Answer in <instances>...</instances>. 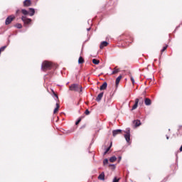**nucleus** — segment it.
<instances>
[{
	"label": "nucleus",
	"mask_w": 182,
	"mask_h": 182,
	"mask_svg": "<svg viewBox=\"0 0 182 182\" xmlns=\"http://www.w3.org/2000/svg\"><path fill=\"white\" fill-rule=\"evenodd\" d=\"M109 45V43H107V41H102L100 43V49H103V48Z\"/></svg>",
	"instance_id": "8"
},
{
	"label": "nucleus",
	"mask_w": 182,
	"mask_h": 182,
	"mask_svg": "<svg viewBox=\"0 0 182 182\" xmlns=\"http://www.w3.org/2000/svg\"><path fill=\"white\" fill-rule=\"evenodd\" d=\"M112 143L111 142L109 146L105 151V154H107V153L110 150V149H112Z\"/></svg>",
	"instance_id": "20"
},
{
	"label": "nucleus",
	"mask_w": 182,
	"mask_h": 182,
	"mask_svg": "<svg viewBox=\"0 0 182 182\" xmlns=\"http://www.w3.org/2000/svg\"><path fill=\"white\" fill-rule=\"evenodd\" d=\"M59 107H60L59 104L57 103V104H56V108H55L54 112H53L54 114L58 113V110H59Z\"/></svg>",
	"instance_id": "18"
},
{
	"label": "nucleus",
	"mask_w": 182,
	"mask_h": 182,
	"mask_svg": "<svg viewBox=\"0 0 182 182\" xmlns=\"http://www.w3.org/2000/svg\"><path fill=\"white\" fill-rule=\"evenodd\" d=\"M1 50H0V55H1Z\"/></svg>",
	"instance_id": "38"
},
{
	"label": "nucleus",
	"mask_w": 182,
	"mask_h": 182,
	"mask_svg": "<svg viewBox=\"0 0 182 182\" xmlns=\"http://www.w3.org/2000/svg\"><path fill=\"white\" fill-rule=\"evenodd\" d=\"M125 134L124 135L126 141L127 143H130V128H127L126 131H124Z\"/></svg>",
	"instance_id": "3"
},
{
	"label": "nucleus",
	"mask_w": 182,
	"mask_h": 182,
	"mask_svg": "<svg viewBox=\"0 0 182 182\" xmlns=\"http://www.w3.org/2000/svg\"><path fill=\"white\" fill-rule=\"evenodd\" d=\"M138 106H139V99L136 98L135 100V104L133 105L132 110H136V109H137Z\"/></svg>",
	"instance_id": "7"
},
{
	"label": "nucleus",
	"mask_w": 182,
	"mask_h": 182,
	"mask_svg": "<svg viewBox=\"0 0 182 182\" xmlns=\"http://www.w3.org/2000/svg\"><path fill=\"white\" fill-rule=\"evenodd\" d=\"M85 114L87 115L90 114V112L89 111V109H86Z\"/></svg>",
	"instance_id": "28"
},
{
	"label": "nucleus",
	"mask_w": 182,
	"mask_h": 182,
	"mask_svg": "<svg viewBox=\"0 0 182 182\" xmlns=\"http://www.w3.org/2000/svg\"><path fill=\"white\" fill-rule=\"evenodd\" d=\"M52 68V63L44 61L41 65L42 70H48Z\"/></svg>",
	"instance_id": "2"
},
{
	"label": "nucleus",
	"mask_w": 182,
	"mask_h": 182,
	"mask_svg": "<svg viewBox=\"0 0 182 182\" xmlns=\"http://www.w3.org/2000/svg\"><path fill=\"white\" fill-rule=\"evenodd\" d=\"M134 123L135 124L136 127H139V126L141 124V122H140V120H135Z\"/></svg>",
	"instance_id": "17"
},
{
	"label": "nucleus",
	"mask_w": 182,
	"mask_h": 182,
	"mask_svg": "<svg viewBox=\"0 0 182 182\" xmlns=\"http://www.w3.org/2000/svg\"><path fill=\"white\" fill-rule=\"evenodd\" d=\"M102 97H103V92H101L97 95L96 98L97 102H100L102 100Z\"/></svg>",
	"instance_id": "10"
},
{
	"label": "nucleus",
	"mask_w": 182,
	"mask_h": 182,
	"mask_svg": "<svg viewBox=\"0 0 182 182\" xmlns=\"http://www.w3.org/2000/svg\"><path fill=\"white\" fill-rule=\"evenodd\" d=\"M120 160H122V157L121 156L119 157V161H118L119 163L120 162Z\"/></svg>",
	"instance_id": "33"
},
{
	"label": "nucleus",
	"mask_w": 182,
	"mask_h": 182,
	"mask_svg": "<svg viewBox=\"0 0 182 182\" xmlns=\"http://www.w3.org/2000/svg\"><path fill=\"white\" fill-rule=\"evenodd\" d=\"M21 20L25 23V25H29L32 22V19L26 18V16H23Z\"/></svg>",
	"instance_id": "4"
},
{
	"label": "nucleus",
	"mask_w": 182,
	"mask_h": 182,
	"mask_svg": "<svg viewBox=\"0 0 182 182\" xmlns=\"http://www.w3.org/2000/svg\"><path fill=\"white\" fill-rule=\"evenodd\" d=\"M122 75H119V77H117V78L116 79L115 83H116V86H117V85H119V83H120V80H122Z\"/></svg>",
	"instance_id": "15"
},
{
	"label": "nucleus",
	"mask_w": 182,
	"mask_h": 182,
	"mask_svg": "<svg viewBox=\"0 0 182 182\" xmlns=\"http://www.w3.org/2000/svg\"><path fill=\"white\" fill-rule=\"evenodd\" d=\"M55 97H57V99H58V95L55 94Z\"/></svg>",
	"instance_id": "35"
},
{
	"label": "nucleus",
	"mask_w": 182,
	"mask_h": 182,
	"mask_svg": "<svg viewBox=\"0 0 182 182\" xmlns=\"http://www.w3.org/2000/svg\"><path fill=\"white\" fill-rule=\"evenodd\" d=\"M5 49H6V46H4L1 47V48H0V50H1V52H2V51H4V50H5Z\"/></svg>",
	"instance_id": "27"
},
{
	"label": "nucleus",
	"mask_w": 182,
	"mask_h": 182,
	"mask_svg": "<svg viewBox=\"0 0 182 182\" xmlns=\"http://www.w3.org/2000/svg\"><path fill=\"white\" fill-rule=\"evenodd\" d=\"M21 12L23 15H28L29 14V11H26V9H22Z\"/></svg>",
	"instance_id": "21"
},
{
	"label": "nucleus",
	"mask_w": 182,
	"mask_h": 182,
	"mask_svg": "<svg viewBox=\"0 0 182 182\" xmlns=\"http://www.w3.org/2000/svg\"><path fill=\"white\" fill-rule=\"evenodd\" d=\"M131 79V82H132V84L134 85V78H133V77H130Z\"/></svg>",
	"instance_id": "30"
},
{
	"label": "nucleus",
	"mask_w": 182,
	"mask_h": 182,
	"mask_svg": "<svg viewBox=\"0 0 182 182\" xmlns=\"http://www.w3.org/2000/svg\"><path fill=\"white\" fill-rule=\"evenodd\" d=\"M98 180H102V181L105 180V172H102L99 175Z\"/></svg>",
	"instance_id": "14"
},
{
	"label": "nucleus",
	"mask_w": 182,
	"mask_h": 182,
	"mask_svg": "<svg viewBox=\"0 0 182 182\" xmlns=\"http://www.w3.org/2000/svg\"><path fill=\"white\" fill-rule=\"evenodd\" d=\"M15 19V16H9L6 19V25H9L12 21Z\"/></svg>",
	"instance_id": "5"
},
{
	"label": "nucleus",
	"mask_w": 182,
	"mask_h": 182,
	"mask_svg": "<svg viewBox=\"0 0 182 182\" xmlns=\"http://www.w3.org/2000/svg\"><path fill=\"white\" fill-rule=\"evenodd\" d=\"M109 163V160L107 159H104L103 164L105 166V164H107Z\"/></svg>",
	"instance_id": "26"
},
{
	"label": "nucleus",
	"mask_w": 182,
	"mask_h": 182,
	"mask_svg": "<svg viewBox=\"0 0 182 182\" xmlns=\"http://www.w3.org/2000/svg\"><path fill=\"white\" fill-rule=\"evenodd\" d=\"M85 62V60H83V58L80 57L78 59V63L82 64Z\"/></svg>",
	"instance_id": "22"
},
{
	"label": "nucleus",
	"mask_w": 182,
	"mask_h": 182,
	"mask_svg": "<svg viewBox=\"0 0 182 182\" xmlns=\"http://www.w3.org/2000/svg\"><path fill=\"white\" fill-rule=\"evenodd\" d=\"M122 133V129H116L112 131V135L114 137H116L117 134H120Z\"/></svg>",
	"instance_id": "6"
},
{
	"label": "nucleus",
	"mask_w": 182,
	"mask_h": 182,
	"mask_svg": "<svg viewBox=\"0 0 182 182\" xmlns=\"http://www.w3.org/2000/svg\"><path fill=\"white\" fill-rule=\"evenodd\" d=\"M120 70L117 68H114V70L112 72V75H116V73H119Z\"/></svg>",
	"instance_id": "23"
},
{
	"label": "nucleus",
	"mask_w": 182,
	"mask_h": 182,
	"mask_svg": "<svg viewBox=\"0 0 182 182\" xmlns=\"http://www.w3.org/2000/svg\"><path fill=\"white\" fill-rule=\"evenodd\" d=\"M23 5L24 6H31V0H25Z\"/></svg>",
	"instance_id": "13"
},
{
	"label": "nucleus",
	"mask_w": 182,
	"mask_h": 182,
	"mask_svg": "<svg viewBox=\"0 0 182 182\" xmlns=\"http://www.w3.org/2000/svg\"><path fill=\"white\" fill-rule=\"evenodd\" d=\"M145 105L146 106H150V105H151V100L149 98H145Z\"/></svg>",
	"instance_id": "11"
},
{
	"label": "nucleus",
	"mask_w": 182,
	"mask_h": 182,
	"mask_svg": "<svg viewBox=\"0 0 182 182\" xmlns=\"http://www.w3.org/2000/svg\"><path fill=\"white\" fill-rule=\"evenodd\" d=\"M69 90L72 92H82V86L77 84H73L70 86Z\"/></svg>",
	"instance_id": "1"
},
{
	"label": "nucleus",
	"mask_w": 182,
	"mask_h": 182,
	"mask_svg": "<svg viewBox=\"0 0 182 182\" xmlns=\"http://www.w3.org/2000/svg\"><path fill=\"white\" fill-rule=\"evenodd\" d=\"M87 31H90V28H87Z\"/></svg>",
	"instance_id": "36"
},
{
	"label": "nucleus",
	"mask_w": 182,
	"mask_h": 182,
	"mask_svg": "<svg viewBox=\"0 0 182 182\" xmlns=\"http://www.w3.org/2000/svg\"><path fill=\"white\" fill-rule=\"evenodd\" d=\"M81 121H82V119H79L75 122L76 126H77V124H79V123H80Z\"/></svg>",
	"instance_id": "29"
},
{
	"label": "nucleus",
	"mask_w": 182,
	"mask_h": 182,
	"mask_svg": "<svg viewBox=\"0 0 182 182\" xmlns=\"http://www.w3.org/2000/svg\"><path fill=\"white\" fill-rule=\"evenodd\" d=\"M107 88V82H104L101 86H100V90H105Z\"/></svg>",
	"instance_id": "9"
},
{
	"label": "nucleus",
	"mask_w": 182,
	"mask_h": 182,
	"mask_svg": "<svg viewBox=\"0 0 182 182\" xmlns=\"http://www.w3.org/2000/svg\"><path fill=\"white\" fill-rule=\"evenodd\" d=\"M116 160H117V158L116 156H112L110 159H109V161L110 163H114V161H116Z\"/></svg>",
	"instance_id": "16"
},
{
	"label": "nucleus",
	"mask_w": 182,
	"mask_h": 182,
	"mask_svg": "<svg viewBox=\"0 0 182 182\" xmlns=\"http://www.w3.org/2000/svg\"><path fill=\"white\" fill-rule=\"evenodd\" d=\"M120 181V178H117V177H114L112 182H119Z\"/></svg>",
	"instance_id": "25"
},
{
	"label": "nucleus",
	"mask_w": 182,
	"mask_h": 182,
	"mask_svg": "<svg viewBox=\"0 0 182 182\" xmlns=\"http://www.w3.org/2000/svg\"><path fill=\"white\" fill-rule=\"evenodd\" d=\"M16 28H17L18 29L22 28V24H21V23H17V24L16 25Z\"/></svg>",
	"instance_id": "24"
},
{
	"label": "nucleus",
	"mask_w": 182,
	"mask_h": 182,
	"mask_svg": "<svg viewBox=\"0 0 182 182\" xmlns=\"http://www.w3.org/2000/svg\"><path fill=\"white\" fill-rule=\"evenodd\" d=\"M167 46H164V47L163 48V49L161 50V52H162V53L164 52V50H166V49H167Z\"/></svg>",
	"instance_id": "31"
},
{
	"label": "nucleus",
	"mask_w": 182,
	"mask_h": 182,
	"mask_svg": "<svg viewBox=\"0 0 182 182\" xmlns=\"http://www.w3.org/2000/svg\"><path fill=\"white\" fill-rule=\"evenodd\" d=\"M166 139H167V140H168V136H166Z\"/></svg>",
	"instance_id": "37"
},
{
	"label": "nucleus",
	"mask_w": 182,
	"mask_h": 182,
	"mask_svg": "<svg viewBox=\"0 0 182 182\" xmlns=\"http://www.w3.org/2000/svg\"><path fill=\"white\" fill-rule=\"evenodd\" d=\"M35 15V9L33 8L29 9V16H33Z\"/></svg>",
	"instance_id": "12"
},
{
	"label": "nucleus",
	"mask_w": 182,
	"mask_h": 182,
	"mask_svg": "<svg viewBox=\"0 0 182 182\" xmlns=\"http://www.w3.org/2000/svg\"><path fill=\"white\" fill-rule=\"evenodd\" d=\"M92 63H94V65H99V63H100V61L99 60L93 59Z\"/></svg>",
	"instance_id": "19"
},
{
	"label": "nucleus",
	"mask_w": 182,
	"mask_h": 182,
	"mask_svg": "<svg viewBox=\"0 0 182 182\" xmlns=\"http://www.w3.org/2000/svg\"><path fill=\"white\" fill-rule=\"evenodd\" d=\"M16 14H19V10H17V11H16Z\"/></svg>",
	"instance_id": "34"
},
{
	"label": "nucleus",
	"mask_w": 182,
	"mask_h": 182,
	"mask_svg": "<svg viewBox=\"0 0 182 182\" xmlns=\"http://www.w3.org/2000/svg\"><path fill=\"white\" fill-rule=\"evenodd\" d=\"M109 167H113L114 168H115L114 164H109Z\"/></svg>",
	"instance_id": "32"
}]
</instances>
